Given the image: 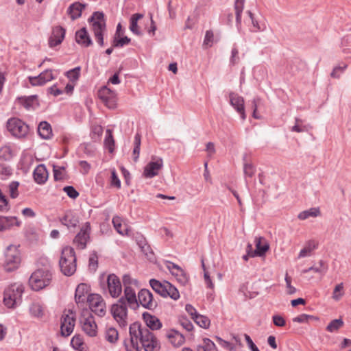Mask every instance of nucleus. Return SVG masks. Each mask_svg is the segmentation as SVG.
Masks as SVG:
<instances>
[{"instance_id": "obj_1", "label": "nucleus", "mask_w": 351, "mask_h": 351, "mask_svg": "<svg viewBox=\"0 0 351 351\" xmlns=\"http://www.w3.org/2000/svg\"><path fill=\"white\" fill-rule=\"evenodd\" d=\"M132 334L137 337L145 351H154L160 349V343L154 334L147 327H142L138 323L132 324Z\"/></svg>"}, {"instance_id": "obj_2", "label": "nucleus", "mask_w": 351, "mask_h": 351, "mask_svg": "<svg viewBox=\"0 0 351 351\" xmlns=\"http://www.w3.org/2000/svg\"><path fill=\"white\" fill-rule=\"evenodd\" d=\"M88 23L91 27V31L93 32L97 43L103 47L104 35L106 32V25L104 14L102 12H95L88 19Z\"/></svg>"}, {"instance_id": "obj_3", "label": "nucleus", "mask_w": 351, "mask_h": 351, "mask_svg": "<svg viewBox=\"0 0 351 351\" xmlns=\"http://www.w3.org/2000/svg\"><path fill=\"white\" fill-rule=\"evenodd\" d=\"M61 271L65 276H70L76 271V257L73 248L66 246L63 247L59 261Z\"/></svg>"}, {"instance_id": "obj_4", "label": "nucleus", "mask_w": 351, "mask_h": 351, "mask_svg": "<svg viewBox=\"0 0 351 351\" xmlns=\"http://www.w3.org/2000/svg\"><path fill=\"white\" fill-rule=\"evenodd\" d=\"M124 286V301H127L131 308L136 309L138 307V299L136 295V289L139 287L138 280L133 279L129 275H125L123 278Z\"/></svg>"}, {"instance_id": "obj_5", "label": "nucleus", "mask_w": 351, "mask_h": 351, "mask_svg": "<svg viewBox=\"0 0 351 351\" xmlns=\"http://www.w3.org/2000/svg\"><path fill=\"white\" fill-rule=\"evenodd\" d=\"M24 287L21 283H14L8 286L3 293V303L8 308H15L21 302Z\"/></svg>"}, {"instance_id": "obj_6", "label": "nucleus", "mask_w": 351, "mask_h": 351, "mask_svg": "<svg viewBox=\"0 0 351 351\" xmlns=\"http://www.w3.org/2000/svg\"><path fill=\"white\" fill-rule=\"evenodd\" d=\"M51 280V274L47 268L38 269L32 273L29 285L32 289L40 291L48 286Z\"/></svg>"}, {"instance_id": "obj_7", "label": "nucleus", "mask_w": 351, "mask_h": 351, "mask_svg": "<svg viewBox=\"0 0 351 351\" xmlns=\"http://www.w3.org/2000/svg\"><path fill=\"white\" fill-rule=\"evenodd\" d=\"M80 324L84 332L90 337L97 335V325L95 317L88 309H83L80 317Z\"/></svg>"}, {"instance_id": "obj_8", "label": "nucleus", "mask_w": 351, "mask_h": 351, "mask_svg": "<svg viewBox=\"0 0 351 351\" xmlns=\"http://www.w3.org/2000/svg\"><path fill=\"white\" fill-rule=\"evenodd\" d=\"M110 313L121 327L123 328L128 325V308L124 298H120L111 306Z\"/></svg>"}, {"instance_id": "obj_9", "label": "nucleus", "mask_w": 351, "mask_h": 351, "mask_svg": "<svg viewBox=\"0 0 351 351\" xmlns=\"http://www.w3.org/2000/svg\"><path fill=\"white\" fill-rule=\"evenodd\" d=\"M7 128L10 134L17 138H23L29 133V125L19 118H10L7 121Z\"/></svg>"}, {"instance_id": "obj_10", "label": "nucleus", "mask_w": 351, "mask_h": 351, "mask_svg": "<svg viewBox=\"0 0 351 351\" xmlns=\"http://www.w3.org/2000/svg\"><path fill=\"white\" fill-rule=\"evenodd\" d=\"M104 294H108L112 298H119L122 293V285L119 278L114 274L107 276L106 282L103 285Z\"/></svg>"}, {"instance_id": "obj_11", "label": "nucleus", "mask_w": 351, "mask_h": 351, "mask_svg": "<svg viewBox=\"0 0 351 351\" xmlns=\"http://www.w3.org/2000/svg\"><path fill=\"white\" fill-rule=\"evenodd\" d=\"M20 262L21 257L18 249L13 245L8 247L5 252V269L11 271L18 267Z\"/></svg>"}, {"instance_id": "obj_12", "label": "nucleus", "mask_w": 351, "mask_h": 351, "mask_svg": "<svg viewBox=\"0 0 351 351\" xmlns=\"http://www.w3.org/2000/svg\"><path fill=\"white\" fill-rule=\"evenodd\" d=\"M87 302L89 305L90 309L99 317L105 315L106 310V302L103 298L96 293L89 295L87 298Z\"/></svg>"}, {"instance_id": "obj_13", "label": "nucleus", "mask_w": 351, "mask_h": 351, "mask_svg": "<svg viewBox=\"0 0 351 351\" xmlns=\"http://www.w3.org/2000/svg\"><path fill=\"white\" fill-rule=\"evenodd\" d=\"M75 324V315L73 311H64L61 318V334L67 337L72 333Z\"/></svg>"}, {"instance_id": "obj_14", "label": "nucleus", "mask_w": 351, "mask_h": 351, "mask_svg": "<svg viewBox=\"0 0 351 351\" xmlns=\"http://www.w3.org/2000/svg\"><path fill=\"white\" fill-rule=\"evenodd\" d=\"M229 98L230 105L239 114L241 119L244 121L246 119L244 99L237 93L233 92L230 93Z\"/></svg>"}, {"instance_id": "obj_15", "label": "nucleus", "mask_w": 351, "mask_h": 351, "mask_svg": "<svg viewBox=\"0 0 351 351\" xmlns=\"http://www.w3.org/2000/svg\"><path fill=\"white\" fill-rule=\"evenodd\" d=\"M138 303L143 307L152 310L157 306V302L153 299L152 293L147 289H141L138 294Z\"/></svg>"}, {"instance_id": "obj_16", "label": "nucleus", "mask_w": 351, "mask_h": 351, "mask_svg": "<svg viewBox=\"0 0 351 351\" xmlns=\"http://www.w3.org/2000/svg\"><path fill=\"white\" fill-rule=\"evenodd\" d=\"M163 167L162 158L153 157L145 167L143 176H157Z\"/></svg>"}, {"instance_id": "obj_17", "label": "nucleus", "mask_w": 351, "mask_h": 351, "mask_svg": "<svg viewBox=\"0 0 351 351\" xmlns=\"http://www.w3.org/2000/svg\"><path fill=\"white\" fill-rule=\"evenodd\" d=\"M90 226L89 223H85L80 232L76 235L74 239V243L80 248L83 249L86 247L88 239H89V232Z\"/></svg>"}, {"instance_id": "obj_18", "label": "nucleus", "mask_w": 351, "mask_h": 351, "mask_svg": "<svg viewBox=\"0 0 351 351\" xmlns=\"http://www.w3.org/2000/svg\"><path fill=\"white\" fill-rule=\"evenodd\" d=\"M167 268L181 285H184L187 283L189 279L186 274L178 265L171 262H167Z\"/></svg>"}, {"instance_id": "obj_19", "label": "nucleus", "mask_w": 351, "mask_h": 351, "mask_svg": "<svg viewBox=\"0 0 351 351\" xmlns=\"http://www.w3.org/2000/svg\"><path fill=\"white\" fill-rule=\"evenodd\" d=\"M99 97L109 108H114L116 106L115 93L106 86L102 87L98 93Z\"/></svg>"}, {"instance_id": "obj_20", "label": "nucleus", "mask_w": 351, "mask_h": 351, "mask_svg": "<svg viewBox=\"0 0 351 351\" xmlns=\"http://www.w3.org/2000/svg\"><path fill=\"white\" fill-rule=\"evenodd\" d=\"M53 79V75L51 70H45L41 73H40L38 76H30L28 77L29 82L32 86H42L46 84L47 82L52 80Z\"/></svg>"}, {"instance_id": "obj_21", "label": "nucleus", "mask_w": 351, "mask_h": 351, "mask_svg": "<svg viewBox=\"0 0 351 351\" xmlns=\"http://www.w3.org/2000/svg\"><path fill=\"white\" fill-rule=\"evenodd\" d=\"M64 36L65 29L60 26L55 27L49 40V46L53 47L60 45L64 40Z\"/></svg>"}, {"instance_id": "obj_22", "label": "nucleus", "mask_w": 351, "mask_h": 351, "mask_svg": "<svg viewBox=\"0 0 351 351\" xmlns=\"http://www.w3.org/2000/svg\"><path fill=\"white\" fill-rule=\"evenodd\" d=\"M89 291L90 287L88 285L84 283L80 284L75 290V299L76 303L79 304L87 302V298L90 295Z\"/></svg>"}, {"instance_id": "obj_23", "label": "nucleus", "mask_w": 351, "mask_h": 351, "mask_svg": "<svg viewBox=\"0 0 351 351\" xmlns=\"http://www.w3.org/2000/svg\"><path fill=\"white\" fill-rule=\"evenodd\" d=\"M75 41L77 44L84 47H88L93 45L92 39L86 27H82L76 32Z\"/></svg>"}, {"instance_id": "obj_24", "label": "nucleus", "mask_w": 351, "mask_h": 351, "mask_svg": "<svg viewBox=\"0 0 351 351\" xmlns=\"http://www.w3.org/2000/svg\"><path fill=\"white\" fill-rule=\"evenodd\" d=\"M256 250L252 252L251 256H262L269 250V245L267 241L263 237H257L255 239Z\"/></svg>"}, {"instance_id": "obj_25", "label": "nucleus", "mask_w": 351, "mask_h": 351, "mask_svg": "<svg viewBox=\"0 0 351 351\" xmlns=\"http://www.w3.org/2000/svg\"><path fill=\"white\" fill-rule=\"evenodd\" d=\"M112 222L118 234L122 236H128L130 234V228L121 217L114 216L112 218Z\"/></svg>"}, {"instance_id": "obj_26", "label": "nucleus", "mask_w": 351, "mask_h": 351, "mask_svg": "<svg viewBox=\"0 0 351 351\" xmlns=\"http://www.w3.org/2000/svg\"><path fill=\"white\" fill-rule=\"evenodd\" d=\"M166 337L168 339L169 343H171L175 347H179L182 346L185 340L184 337L178 331L175 330H168L166 333Z\"/></svg>"}, {"instance_id": "obj_27", "label": "nucleus", "mask_w": 351, "mask_h": 351, "mask_svg": "<svg viewBox=\"0 0 351 351\" xmlns=\"http://www.w3.org/2000/svg\"><path fill=\"white\" fill-rule=\"evenodd\" d=\"M143 317L146 323L145 327L149 330H158L161 328L162 324L156 316L152 315L148 313H144Z\"/></svg>"}, {"instance_id": "obj_28", "label": "nucleus", "mask_w": 351, "mask_h": 351, "mask_svg": "<svg viewBox=\"0 0 351 351\" xmlns=\"http://www.w3.org/2000/svg\"><path fill=\"white\" fill-rule=\"evenodd\" d=\"M84 8V4L75 2L69 7L67 14L70 16L72 20H75L81 16L82 10Z\"/></svg>"}, {"instance_id": "obj_29", "label": "nucleus", "mask_w": 351, "mask_h": 351, "mask_svg": "<svg viewBox=\"0 0 351 351\" xmlns=\"http://www.w3.org/2000/svg\"><path fill=\"white\" fill-rule=\"evenodd\" d=\"M133 325L131 324L130 326V339L129 341H125V347L127 351H141V348L138 346V338L134 337L132 334Z\"/></svg>"}, {"instance_id": "obj_30", "label": "nucleus", "mask_w": 351, "mask_h": 351, "mask_svg": "<svg viewBox=\"0 0 351 351\" xmlns=\"http://www.w3.org/2000/svg\"><path fill=\"white\" fill-rule=\"evenodd\" d=\"M38 133L43 139H49L52 136L51 125L47 121H42L38 127Z\"/></svg>"}, {"instance_id": "obj_31", "label": "nucleus", "mask_w": 351, "mask_h": 351, "mask_svg": "<svg viewBox=\"0 0 351 351\" xmlns=\"http://www.w3.org/2000/svg\"><path fill=\"white\" fill-rule=\"evenodd\" d=\"M14 224L20 226V222L14 217H0V231H4L10 228Z\"/></svg>"}, {"instance_id": "obj_32", "label": "nucleus", "mask_w": 351, "mask_h": 351, "mask_svg": "<svg viewBox=\"0 0 351 351\" xmlns=\"http://www.w3.org/2000/svg\"><path fill=\"white\" fill-rule=\"evenodd\" d=\"M71 345L74 350L77 351H86L88 350L84 338L80 335H75L72 337Z\"/></svg>"}, {"instance_id": "obj_33", "label": "nucleus", "mask_w": 351, "mask_h": 351, "mask_svg": "<svg viewBox=\"0 0 351 351\" xmlns=\"http://www.w3.org/2000/svg\"><path fill=\"white\" fill-rule=\"evenodd\" d=\"M167 283V281L160 282V281L155 279H151L149 281V284L152 289L162 297H165V293H167L166 284Z\"/></svg>"}, {"instance_id": "obj_34", "label": "nucleus", "mask_w": 351, "mask_h": 351, "mask_svg": "<svg viewBox=\"0 0 351 351\" xmlns=\"http://www.w3.org/2000/svg\"><path fill=\"white\" fill-rule=\"evenodd\" d=\"M143 17L142 14H133L130 21V30L136 35H141V32L138 29V21Z\"/></svg>"}, {"instance_id": "obj_35", "label": "nucleus", "mask_w": 351, "mask_h": 351, "mask_svg": "<svg viewBox=\"0 0 351 351\" xmlns=\"http://www.w3.org/2000/svg\"><path fill=\"white\" fill-rule=\"evenodd\" d=\"M62 222L68 228H75L78 224L79 221L72 212H68L62 218Z\"/></svg>"}, {"instance_id": "obj_36", "label": "nucleus", "mask_w": 351, "mask_h": 351, "mask_svg": "<svg viewBox=\"0 0 351 351\" xmlns=\"http://www.w3.org/2000/svg\"><path fill=\"white\" fill-rule=\"evenodd\" d=\"M320 215V210L318 208H311L308 210L300 213L298 218L300 220H305L309 217H317Z\"/></svg>"}, {"instance_id": "obj_37", "label": "nucleus", "mask_w": 351, "mask_h": 351, "mask_svg": "<svg viewBox=\"0 0 351 351\" xmlns=\"http://www.w3.org/2000/svg\"><path fill=\"white\" fill-rule=\"evenodd\" d=\"M245 0H235L234 3V9L236 14V22L237 25L239 26L241 24V14L243 12V7H244Z\"/></svg>"}, {"instance_id": "obj_38", "label": "nucleus", "mask_w": 351, "mask_h": 351, "mask_svg": "<svg viewBox=\"0 0 351 351\" xmlns=\"http://www.w3.org/2000/svg\"><path fill=\"white\" fill-rule=\"evenodd\" d=\"M104 146L106 149H108L109 152H113L114 149V140L113 138L112 132L110 129H107L106 131Z\"/></svg>"}, {"instance_id": "obj_39", "label": "nucleus", "mask_w": 351, "mask_h": 351, "mask_svg": "<svg viewBox=\"0 0 351 351\" xmlns=\"http://www.w3.org/2000/svg\"><path fill=\"white\" fill-rule=\"evenodd\" d=\"M14 156V150L10 145H5L0 148V158L9 160Z\"/></svg>"}, {"instance_id": "obj_40", "label": "nucleus", "mask_w": 351, "mask_h": 351, "mask_svg": "<svg viewBox=\"0 0 351 351\" xmlns=\"http://www.w3.org/2000/svg\"><path fill=\"white\" fill-rule=\"evenodd\" d=\"M340 47L343 53H351V33L343 37Z\"/></svg>"}, {"instance_id": "obj_41", "label": "nucleus", "mask_w": 351, "mask_h": 351, "mask_svg": "<svg viewBox=\"0 0 351 351\" xmlns=\"http://www.w3.org/2000/svg\"><path fill=\"white\" fill-rule=\"evenodd\" d=\"M166 286L167 293H165V298L169 296L171 299L174 300H178L180 298V293L178 290L169 282L167 284H166Z\"/></svg>"}, {"instance_id": "obj_42", "label": "nucleus", "mask_w": 351, "mask_h": 351, "mask_svg": "<svg viewBox=\"0 0 351 351\" xmlns=\"http://www.w3.org/2000/svg\"><path fill=\"white\" fill-rule=\"evenodd\" d=\"M292 320L293 322L297 323H308L310 321H318L319 318L311 315L301 314L297 317H293Z\"/></svg>"}, {"instance_id": "obj_43", "label": "nucleus", "mask_w": 351, "mask_h": 351, "mask_svg": "<svg viewBox=\"0 0 351 351\" xmlns=\"http://www.w3.org/2000/svg\"><path fill=\"white\" fill-rule=\"evenodd\" d=\"M343 283L341 282L335 285L332 291V298L335 301H339L344 295Z\"/></svg>"}, {"instance_id": "obj_44", "label": "nucleus", "mask_w": 351, "mask_h": 351, "mask_svg": "<svg viewBox=\"0 0 351 351\" xmlns=\"http://www.w3.org/2000/svg\"><path fill=\"white\" fill-rule=\"evenodd\" d=\"M193 320L197 325L203 328H208L210 324V319L207 317L199 314L195 316Z\"/></svg>"}, {"instance_id": "obj_45", "label": "nucleus", "mask_w": 351, "mask_h": 351, "mask_svg": "<svg viewBox=\"0 0 351 351\" xmlns=\"http://www.w3.org/2000/svg\"><path fill=\"white\" fill-rule=\"evenodd\" d=\"M141 147V135L136 134L134 139V149H133V158L135 161L137 160L140 154Z\"/></svg>"}, {"instance_id": "obj_46", "label": "nucleus", "mask_w": 351, "mask_h": 351, "mask_svg": "<svg viewBox=\"0 0 351 351\" xmlns=\"http://www.w3.org/2000/svg\"><path fill=\"white\" fill-rule=\"evenodd\" d=\"M215 349V343L207 338L204 339L202 345L197 347V351H213Z\"/></svg>"}, {"instance_id": "obj_47", "label": "nucleus", "mask_w": 351, "mask_h": 351, "mask_svg": "<svg viewBox=\"0 0 351 351\" xmlns=\"http://www.w3.org/2000/svg\"><path fill=\"white\" fill-rule=\"evenodd\" d=\"M343 326V322L341 319H335L331 321L326 327L328 332H332L338 330Z\"/></svg>"}, {"instance_id": "obj_48", "label": "nucleus", "mask_w": 351, "mask_h": 351, "mask_svg": "<svg viewBox=\"0 0 351 351\" xmlns=\"http://www.w3.org/2000/svg\"><path fill=\"white\" fill-rule=\"evenodd\" d=\"M130 43V38H129L128 36H114L112 46L114 47H123V46L128 45Z\"/></svg>"}, {"instance_id": "obj_49", "label": "nucleus", "mask_w": 351, "mask_h": 351, "mask_svg": "<svg viewBox=\"0 0 351 351\" xmlns=\"http://www.w3.org/2000/svg\"><path fill=\"white\" fill-rule=\"evenodd\" d=\"M80 66H77L73 69L69 70L66 72V77L71 81L73 83L75 82L78 80L80 75Z\"/></svg>"}, {"instance_id": "obj_50", "label": "nucleus", "mask_w": 351, "mask_h": 351, "mask_svg": "<svg viewBox=\"0 0 351 351\" xmlns=\"http://www.w3.org/2000/svg\"><path fill=\"white\" fill-rule=\"evenodd\" d=\"M247 13L252 21L253 26V28L251 29V31L254 32H256L258 31H264L265 29V24L260 25L258 22L254 19L253 14L250 11H247Z\"/></svg>"}, {"instance_id": "obj_51", "label": "nucleus", "mask_w": 351, "mask_h": 351, "mask_svg": "<svg viewBox=\"0 0 351 351\" xmlns=\"http://www.w3.org/2000/svg\"><path fill=\"white\" fill-rule=\"evenodd\" d=\"M106 338L110 343H114L118 339V332L114 328H110L106 330Z\"/></svg>"}, {"instance_id": "obj_52", "label": "nucleus", "mask_w": 351, "mask_h": 351, "mask_svg": "<svg viewBox=\"0 0 351 351\" xmlns=\"http://www.w3.org/2000/svg\"><path fill=\"white\" fill-rule=\"evenodd\" d=\"M291 131L295 132H304L307 131L306 125H302V120L298 118H295V124L291 128Z\"/></svg>"}, {"instance_id": "obj_53", "label": "nucleus", "mask_w": 351, "mask_h": 351, "mask_svg": "<svg viewBox=\"0 0 351 351\" xmlns=\"http://www.w3.org/2000/svg\"><path fill=\"white\" fill-rule=\"evenodd\" d=\"M30 313L35 317H41L43 315L42 306L38 303H34L30 306Z\"/></svg>"}, {"instance_id": "obj_54", "label": "nucleus", "mask_w": 351, "mask_h": 351, "mask_svg": "<svg viewBox=\"0 0 351 351\" xmlns=\"http://www.w3.org/2000/svg\"><path fill=\"white\" fill-rule=\"evenodd\" d=\"M346 68L347 64H341L338 66H336L333 69L330 74L331 77L333 78H339L341 76V75L344 72Z\"/></svg>"}, {"instance_id": "obj_55", "label": "nucleus", "mask_w": 351, "mask_h": 351, "mask_svg": "<svg viewBox=\"0 0 351 351\" xmlns=\"http://www.w3.org/2000/svg\"><path fill=\"white\" fill-rule=\"evenodd\" d=\"M32 176H49V172L44 164H40L34 169Z\"/></svg>"}, {"instance_id": "obj_56", "label": "nucleus", "mask_w": 351, "mask_h": 351, "mask_svg": "<svg viewBox=\"0 0 351 351\" xmlns=\"http://www.w3.org/2000/svg\"><path fill=\"white\" fill-rule=\"evenodd\" d=\"M239 50L237 47L234 45L231 51V56L230 58V64L235 65L239 62Z\"/></svg>"}, {"instance_id": "obj_57", "label": "nucleus", "mask_w": 351, "mask_h": 351, "mask_svg": "<svg viewBox=\"0 0 351 351\" xmlns=\"http://www.w3.org/2000/svg\"><path fill=\"white\" fill-rule=\"evenodd\" d=\"M244 173L245 176H253L257 174V176H261V173H257L256 169L252 164H245L244 165Z\"/></svg>"}, {"instance_id": "obj_58", "label": "nucleus", "mask_w": 351, "mask_h": 351, "mask_svg": "<svg viewBox=\"0 0 351 351\" xmlns=\"http://www.w3.org/2000/svg\"><path fill=\"white\" fill-rule=\"evenodd\" d=\"M19 186V183L18 182H12L9 185V191H10V195L11 197L16 198L19 195L18 191H17Z\"/></svg>"}, {"instance_id": "obj_59", "label": "nucleus", "mask_w": 351, "mask_h": 351, "mask_svg": "<svg viewBox=\"0 0 351 351\" xmlns=\"http://www.w3.org/2000/svg\"><path fill=\"white\" fill-rule=\"evenodd\" d=\"M63 191L72 199H75L79 195L78 192L71 186L64 187Z\"/></svg>"}, {"instance_id": "obj_60", "label": "nucleus", "mask_w": 351, "mask_h": 351, "mask_svg": "<svg viewBox=\"0 0 351 351\" xmlns=\"http://www.w3.org/2000/svg\"><path fill=\"white\" fill-rule=\"evenodd\" d=\"M213 33L210 30H208L206 32L205 37L204 40V45L210 47L213 43Z\"/></svg>"}, {"instance_id": "obj_61", "label": "nucleus", "mask_w": 351, "mask_h": 351, "mask_svg": "<svg viewBox=\"0 0 351 351\" xmlns=\"http://www.w3.org/2000/svg\"><path fill=\"white\" fill-rule=\"evenodd\" d=\"M287 293L289 295H292L295 293L296 289L295 287L291 286V278L287 274L285 276Z\"/></svg>"}, {"instance_id": "obj_62", "label": "nucleus", "mask_w": 351, "mask_h": 351, "mask_svg": "<svg viewBox=\"0 0 351 351\" xmlns=\"http://www.w3.org/2000/svg\"><path fill=\"white\" fill-rule=\"evenodd\" d=\"M313 247L308 245L305 246L303 249H302L299 253L298 258H302L306 256H309L311 254V252L313 251Z\"/></svg>"}, {"instance_id": "obj_63", "label": "nucleus", "mask_w": 351, "mask_h": 351, "mask_svg": "<svg viewBox=\"0 0 351 351\" xmlns=\"http://www.w3.org/2000/svg\"><path fill=\"white\" fill-rule=\"evenodd\" d=\"M217 341L218 343L223 348H226L228 350H232L234 349V346L228 341H226L222 339L220 337H217Z\"/></svg>"}, {"instance_id": "obj_64", "label": "nucleus", "mask_w": 351, "mask_h": 351, "mask_svg": "<svg viewBox=\"0 0 351 351\" xmlns=\"http://www.w3.org/2000/svg\"><path fill=\"white\" fill-rule=\"evenodd\" d=\"M273 322L274 325L276 326H284L285 325V320L281 315H274L273 316Z\"/></svg>"}]
</instances>
